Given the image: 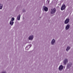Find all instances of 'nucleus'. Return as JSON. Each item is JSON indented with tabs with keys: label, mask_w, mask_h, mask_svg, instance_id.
Masks as SVG:
<instances>
[{
	"label": "nucleus",
	"mask_w": 73,
	"mask_h": 73,
	"mask_svg": "<svg viewBox=\"0 0 73 73\" xmlns=\"http://www.w3.org/2000/svg\"><path fill=\"white\" fill-rule=\"evenodd\" d=\"M3 8V4H0V9H1Z\"/></svg>",
	"instance_id": "obj_13"
},
{
	"label": "nucleus",
	"mask_w": 73,
	"mask_h": 73,
	"mask_svg": "<svg viewBox=\"0 0 73 73\" xmlns=\"http://www.w3.org/2000/svg\"><path fill=\"white\" fill-rule=\"evenodd\" d=\"M43 9H44V11L46 12H47L48 11V9L47 7H45V6H44L43 7Z\"/></svg>",
	"instance_id": "obj_4"
},
{
	"label": "nucleus",
	"mask_w": 73,
	"mask_h": 73,
	"mask_svg": "<svg viewBox=\"0 0 73 73\" xmlns=\"http://www.w3.org/2000/svg\"><path fill=\"white\" fill-rule=\"evenodd\" d=\"M66 62H68V60L67 59H65L64 61V65L66 64Z\"/></svg>",
	"instance_id": "obj_10"
},
{
	"label": "nucleus",
	"mask_w": 73,
	"mask_h": 73,
	"mask_svg": "<svg viewBox=\"0 0 73 73\" xmlns=\"http://www.w3.org/2000/svg\"><path fill=\"white\" fill-rule=\"evenodd\" d=\"M55 12H56V9L54 8L51 9V11L50 12L51 14H53Z\"/></svg>",
	"instance_id": "obj_1"
},
{
	"label": "nucleus",
	"mask_w": 73,
	"mask_h": 73,
	"mask_svg": "<svg viewBox=\"0 0 73 73\" xmlns=\"http://www.w3.org/2000/svg\"><path fill=\"white\" fill-rule=\"evenodd\" d=\"M69 28H70V25H67V26H66V30H68V29Z\"/></svg>",
	"instance_id": "obj_7"
},
{
	"label": "nucleus",
	"mask_w": 73,
	"mask_h": 73,
	"mask_svg": "<svg viewBox=\"0 0 73 73\" xmlns=\"http://www.w3.org/2000/svg\"><path fill=\"white\" fill-rule=\"evenodd\" d=\"M33 38V35L30 36L29 38V39L30 40H32Z\"/></svg>",
	"instance_id": "obj_6"
},
{
	"label": "nucleus",
	"mask_w": 73,
	"mask_h": 73,
	"mask_svg": "<svg viewBox=\"0 0 73 73\" xmlns=\"http://www.w3.org/2000/svg\"><path fill=\"white\" fill-rule=\"evenodd\" d=\"M69 22V19L68 18H67L65 21L64 22V23L66 24Z\"/></svg>",
	"instance_id": "obj_3"
},
{
	"label": "nucleus",
	"mask_w": 73,
	"mask_h": 73,
	"mask_svg": "<svg viewBox=\"0 0 73 73\" xmlns=\"http://www.w3.org/2000/svg\"><path fill=\"white\" fill-rule=\"evenodd\" d=\"M70 49V47L69 46H67V48L66 49V51H68Z\"/></svg>",
	"instance_id": "obj_12"
},
{
	"label": "nucleus",
	"mask_w": 73,
	"mask_h": 73,
	"mask_svg": "<svg viewBox=\"0 0 73 73\" xmlns=\"http://www.w3.org/2000/svg\"><path fill=\"white\" fill-rule=\"evenodd\" d=\"M21 17V15H19L17 17V19L18 20H20V17Z\"/></svg>",
	"instance_id": "obj_8"
},
{
	"label": "nucleus",
	"mask_w": 73,
	"mask_h": 73,
	"mask_svg": "<svg viewBox=\"0 0 73 73\" xmlns=\"http://www.w3.org/2000/svg\"><path fill=\"white\" fill-rule=\"evenodd\" d=\"M14 23V22L12 21H11L10 22V24L11 25H13V24Z\"/></svg>",
	"instance_id": "obj_9"
},
{
	"label": "nucleus",
	"mask_w": 73,
	"mask_h": 73,
	"mask_svg": "<svg viewBox=\"0 0 73 73\" xmlns=\"http://www.w3.org/2000/svg\"><path fill=\"white\" fill-rule=\"evenodd\" d=\"M55 42V40H54V39H53L51 42V43L52 45L53 44H54V42Z\"/></svg>",
	"instance_id": "obj_11"
},
{
	"label": "nucleus",
	"mask_w": 73,
	"mask_h": 73,
	"mask_svg": "<svg viewBox=\"0 0 73 73\" xmlns=\"http://www.w3.org/2000/svg\"><path fill=\"white\" fill-rule=\"evenodd\" d=\"M29 46H30V48H31V47L32 46V45L31 44H30L29 45Z\"/></svg>",
	"instance_id": "obj_15"
},
{
	"label": "nucleus",
	"mask_w": 73,
	"mask_h": 73,
	"mask_svg": "<svg viewBox=\"0 0 73 73\" xmlns=\"http://www.w3.org/2000/svg\"><path fill=\"white\" fill-rule=\"evenodd\" d=\"M63 69V66L62 65H60L58 69L59 70H61Z\"/></svg>",
	"instance_id": "obj_5"
},
{
	"label": "nucleus",
	"mask_w": 73,
	"mask_h": 73,
	"mask_svg": "<svg viewBox=\"0 0 73 73\" xmlns=\"http://www.w3.org/2000/svg\"><path fill=\"white\" fill-rule=\"evenodd\" d=\"M12 20L11 21H14V20H15V18L14 17H13L12 19H11Z\"/></svg>",
	"instance_id": "obj_14"
},
{
	"label": "nucleus",
	"mask_w": 73,
	"mask_h": 73,
	"mask_svg": "<svg viewBox=\"0 0 73 73\" xmlns=\"http://www.w3.org/2000/svg\"><path fill=\"white\" fill-rule=\"evenodd\" d=\"M26 48H27V47H26L25 49H26Z\"/></svg>",
	"instance_id": "obj_16"
},
{
	"label": "nucleus",
	"mask_w": 73,
	"mask_h": 73,
	"mask_svg": "<svg viewBox=\"0 0 73 73\" xmlns=\"http://www.w3.org/2000/svg\"><path fill=\"white\" fill-rule=\"evenodd\" d=\"M65 8V5L63 4L61 8V11H63L64 10Z\"/></svg>",
	"instance_id": "obj_2"
}]
</instances>
